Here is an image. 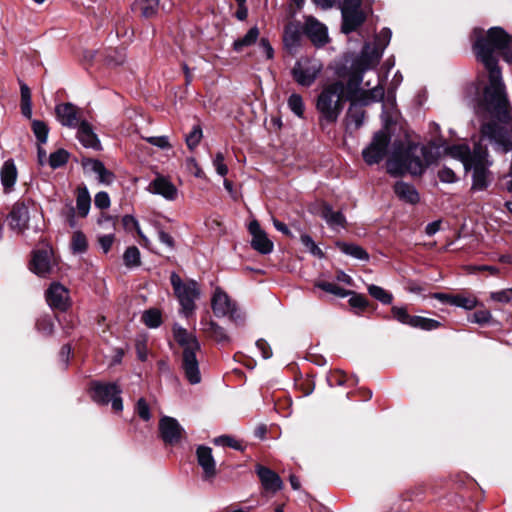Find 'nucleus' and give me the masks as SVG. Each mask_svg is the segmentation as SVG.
<instances>
[{
  "mask_svg": "<svg viewBox=\"0 0 512 512\" xmlns=\"http://www.w3.org/2000/svg\"><path fill=\"white\" fill-rule=\"evenodd\" d=\"M473 50L477 59L488 71V84L484 89V110L493 119L481 125V138L487 140L496 152L508 153L512 150V116L502 73L497 56L512 62V37L501 27L495 26L486 32L474 28L472 32Z\"/></svg>",
  "mask_w": 512,
  "mask_h": 512,
  "instance_id": "1",
  "label": "nucleus"
},
{
  "mask_svg": "<svg viewBox=\"0 0 512 512\" xmlns=\"http://www.w3.org/2000/svg\"><path fill=\"white\" fill-rule=\"evenodd\" d=\"M433 161V153L428 147L415 143L395 142L386 165L388 173L392 176L404 173L420 176Z\"/></svg>",
  "mask_w": 512,
  "mask_h": 512,
  "instance_id": "2",
  "label": "nucleus"
},
{
  "mask_svg": "<svg viewBox=\"0 0 512 512\" xmlns=\"http://www.w3.org/2000/svg\"><path fill=\"white\" fill-rule=\"evenodd\" d=\"M446 151L454 159L460 160L466 171H472L473 191H483L489 186V168L493 162L486 146L478 142L471 150L466 144H458L448 147Z\"/></svg>",
  "mask_w": 512,
  "mask_h": 512,
  "instance_id": "3",
  "label": "nucleus"
},
{
  "mask_svg": "<svg viewBox=\"0 0 512 512\" xmlns=\"http://www.w3.org/2000/svg\"><path fill=\"white\" fill-rule=\"evenodd\" d=\"M173 336L175 341L182 347V370L186 379L192 385L201 382V373L196 353L200 351L201 346L196 336L180 326L174 324Z\"/></svg>",
  "mask_w": 512,
  "mask_h": 512,
  "instance_id": "4",
  "label": "nucleus"
},
{
  "mask_svg": "<svg viewBox=\"0 0 512 512\" xmlns=\"http://www.w3.org/2000/svg\"><path fill=\"white\" fill-rule=\"evenodd\" d=\"M344 92V84L336 81L324 87L319 94L316 108L320 114L319 124L323 130L337 122L343 110Z\"/></svg>",
  "mask_w": 512,
  "mask_h": 512,
  "instance_id": "5",
  "label": "nucleus"
},
{
  "mask_svg": "<svg viewBox=\"0 0 512 512\" xmlns=\"http://www.w3.org/2000/svg\"><path fill=\"white\" fill-rule=\"evenodd\" d=\"M377 84L368 89L361 88L363 82V73L354 72L349 75L346 84L347 98L353 102H359L361 105L380 102L384 98V87L379 82V76H376ZM371 84L370 80L365 83L366 87Z\"/></svg>",
  "mask_w": 512,
  "mask_h": 512,
  "instance_id": "6",
  "label": "nucleus"
},
{
  "mask_svg": "<svg viewBox=\"0 0 512 512\" xmlns=\"http://www.w3.org/2000/svg\"><path fill=\"white\" fill-rule=\"evenodd\" d=\"M170 281L181 305V312L185 317H189L195 310V300L200 296L198 283L194 280L183 282L176 272H172Z\"/></svg>",
  "mask_w": 512,
  "mask_h": 512,
  "instance_id": "7",
  "label": "nucleus"
},
{
  "mask_svg": "<svg viewBox=\"0 0 512 512\" xmlns=\"http://www.w3.org/2000/svg\"><path fill=\"white\" fill-rule=\"evenodd\" d=\"M211 308L215 316H228L236 325H242L245 322V313L239 309L237 303L233 301L220 287H217L213 293L211 298Z\"/></svg>",
  "mask_w": 512,
  "mask_h": 512,
  "instance_id": "8",
  "label": "nucleus"
},
{
  "mask_svg": "<svg viewBox=\"0 0 512 512\" xmlns=\"http://www.w3.org/2000/svg\"><path fill=\"white\" fill-rule=\"evenodd\" d=\"M121 389L116 383L93 382L91 385V398L100 405L111 403L116 412L123 410Z\"/></svg>",
  "mask_w": 512,
  "mask_h": 512,
  "instance_id": "9",
  "label": "nucleus"
},
{
  "mask_svg": "<svg viewBox=\"0 0 512 512\" xmlns=\"http://www.w3.org/2000/svg\"><path fill=\"white\" fill-rule=\"evenodd\" d=\"M323 69L322 63L317 59L301 58L292 68L293 79L303 87H310Z\"/></svg>",
  "mask_w": 512,
  "mask_h": 512,
  "instance_id": "10",
  "label": "nucleus"
},
{
  "mask_svg": "<svg viewBox=\"0 0 512 512\" xmlns=\"http://www.w3.org/2000/svg\"><path fill=\"white\" fill-rule=\"evenodd\" d=\"M361 5L362 0H344L341 4V30L343 33L350 34L364 23L366 16Z\"/></svg>",
  "mask_w": 512,
  "mask_h": 512,
  "instance_id": "11",
  "label": "nucleus"
},
{
  "mask_svg": "<svg viewBox=\"0 0 512 512\" xmlns=\"http://www.w3.org/2000/svg\"><path fill=\"white\" fill-rule=\"evenodd\" d=\"M389 143L390 136L387 131L376 132L371 143L362 151L364 161L368 165L378 164L385 157Z\"/></svg>",
  "mask_w": 512,
  "mask_h": 512,
  "instance_id": "12",
  "label": "nucleus"
},
{
  "mask_svg": "<svg viewBox=\"0 0 512 512\" xmlns=\"http://www.w3.org/2000/svg\"><path fill=\"white\" fill-rule=\"evenodd\" d=\"M393 317L400 323L409 325L413 328H419L425 331H431L439 328L441 323L435 319L422 316H411L406 308L393 306L391 309Z\"/></svg>",
  "mask_w": 512,
  "mask_h": 512,
  "instance_id": "13",
  "label": "nucleus"
},
{
  "mask_svg": "<svg viewBox=\"0 0 512 512\" xmlns=\"http://www.w3.org/2000/svg\"><path fill=\"white\" fill-rule=\"evenodd\" d=\"M159 432L166 444H177L184 433V428L173 417L163 416L159 421Z\"/></svg>",
  "mask_w": 512,
  "mask_h": 512,
  "instance_id": "14",
  "label": "nucleus"
},
{
  "mask_svg": "<svg viewBox=\"0 0 512 512\" xmlns=\"http://www.w3.org/2000/svg\"><path fill=\"white\" fill-rule=\"evenodd\" d=\"M46 301L52 309L66 311L70 306L69 291L62 284L54 282L46 291Z\"/></svg>",
  "mask_w": 512,
  "mask_h": 512,
  "instance_id": "15",
  "label": "nucleus"
},
{
  "mask_svg": "<svg viewBox=\"0 0 512 512\" xmlns=\"http://www.w3.org/2000/svg\"><path fill=\"white\" fill-rule=\"evenodd\" d=\"M304 33L317 47L324 46L329 40L327 27L313 16L306 17Z\"/></svg>",
  "mask_w": 512,
  "mask_h": 512,
  "instance_id": "16",
  "label": "nucleus"
},
{
  "mask_svg": "<svg viewBox=\"0 0 512 512\" xmlns=\"http://www.w3.org/2000/svg\"><path fill=\"white\" fill-rule=\"evenodd\" d=\"M55 113L57 120L63 126L75 128L81 122L80 109L70 102L56 105Z\"/></svg>",
  "mask_w": 512,
  "mask_h": 512,
  "instance_id": "17",
  "label": "nucleus"
},
{
  "mask_svg": "<svg viewBox=\"0 0 512 512\" xmlns=\"http://www.w3.org/2000/svg\"><path fill=\"white\" fill-rule=\"evenodd\" d=\"M198 465L203 470V479L211 481L217 474L216 462L212 455V449L208 446L200 445L196 450Z\"/></svg>",
  "mask_w": 512,
  "mask_h": 512,
  "instance_id": "18",
  "label": "nucleus"
},
{
  "mask_svg": "<svg viewBox=\"0 0 512 512\" xmlns=\"http://www.w3.org/2000/svg\"><path fill=\"white\" fill-rule=\"evenodd\" d=\"M249 232L252 236L251 246L261 254H269L273 250V242L267 234L261 229L258 221L253 220L249 224Z\"/></svg>",
  "mask_w": 512,
  "mask_h": 512,
  "instance_id": "19",
  "label": "nucleus"
},
{
  "mask_svg": "<svg viewBox=\"0 0 512 512\" xmlns=\"http://www.w3.org/2000/svg\"><path fill=\"white\" fill-rule=\"evenodd\" d=\"M51 257L49 248L35 250L30 263L31 271L41 277L47 276L52 270Z\"/></svg>",
  "mask_w": 512,
  "mask_h": 512,
  "instance_id": "20",
  "label": "nucleus"
},
{
  "mask_svg": "<svg viewBox=\"0 0 512 512\" xmlns=\"http://www.w3.org/2000/svg\"><path fill=\"white\" fill-rule=\"evenodd\" d=\"M8 225L12 230L24 231L29 222V211L24 203H15L7 217Z\"/></svg>",
  "mask_w": 512,
  "mask_h": 512,
  "instance_id": "21",
  "label": "nucleus"
},
{
  "mask_svg": "<svg viewBox=\"0 0 512 512\" xmlns=\"http://www.w3.org/2000/svg\"><path fill=\"white\" fill-rule=\"evenodd\" d=\"M256 472L265 490L276 493L282 489L283 482L281 478L271 469L258 465Z\"/></svg>",
  "mask_w": 512,
  "mask_h": 512,
  "instance_id": "22",
  "label": "nucleus"
},
{
  "mask_svg": "<svg viewBox=\"0 0 512 512\" xmlns=\"http://www.w3.org/2000/svg\"><path fill=\"white\" fill-rule=\"evenodd\" d=\"M77 127V139L85 148H91L94 150L101 149L100 140L94 133L92 126L87 121L82 120Z\"/></svg>",
  "mask_w": 512,
  "mask_h": 512,
  "instance_id": "23",
  "label": "nucleus"
},
{
  "mask_svg": "<svg viewBox=\"0 0 512 512\" xmlns=\"http://www.w3.org/2000/svg\"><path fill=\"white\" fill-rule=\"evenodd\" d=\"M83 166L85 169L96 174L98 181L104 185H111L115 180L114 173L108 170L100 160L87 159L83 161Z\"/></svg>",
  "mask_w": 512,
  "mask_h": 512,
  "instance_id": "24",
  "label": "nucleus"
},
{
  "mask_svg": "<svg viewBox=\"0 0 512 512\" xmlns=\"http://www.w3.org/2000/svg\"><path fill=\"white\" fill-rule=\"evenodd\" d=\"M148 191L161 195L166 200H174L177 196V189L176 187L166 178L164 177H157L155 180H153L149 186Z\"/></svg>",
  "mask_w": 512,
  "mask_h": 512,
  "instance_id": "25",
  "label": "nucleus"
},
{
  "mask_svg": "<svg viewBox=\"0 0 512 512\" xmlns=\"http://www.w3.org/2000/svg\"><path fill=\"white\" fill-rule=\"evenodd\" d=\"M202 330L218 343H229L230 337L226 330L211 319H202L200 322Z\"/></svg>",
  "mask_w": 512,
  "mask_h": 512,
  "instance_id": "26",
  "label": "nucleus"
},
{
  "mask_svg": "<svg viewBox=\"0 0 512 512\" xmlns=\"http://www.w3.org/2000/svg\"><path fill=\"white\" fill-rule=\"evenodd\" d=\"M17 168L13 159L6 160L0 170L1 184L5 192H10L17 180Z\"/></svg>",
  "mask_w": 512,
  "mask_h": 512,
  "instance_id": "27",
  "label": "nucleus"
},
{
  "mask_svg": "<svg viewBox=\"0 0 512 512\" xmlns=\"http://www.w3.org/2000/svg\"><path fill=\"white\" fill-rule=\"evenodd\" d=\"M394 193L401 200L409 204H416L419 202V193L414 185L397 181L394 185Z\"/></svg>",
  "mask_w": 512,
  "mask_h": 512,
  "instance_id": "28",
  "label": "nucleus"
},
{
  "mask_svg": "<svg viewBox=\"0 0 512 512\" xmlns=\"http://www.w3.org/2000/svg\"><path fill=\"white\" fill-rule=\"evenodd\" d=\"M320 215L332 230L339 231L345 227V216L340 211H334L330 205L325 204Z\"/></svg>",
  "mask_w": 512,
  "mask_h": 512,
  "instance_id": "29",
  "label": "nucleus"
},
{
  "mask_svg": "<svg viewBox=\"0 0 512 512\" xmlns=\"http://www.w3.org/2000/svg\"><path fill=\"white\" fill-rule=\"evenodd\" d=\"M365 119V111L360 105L356 103H352L346 114V127L349 130H357L359 129Z\"/></svg>",
  "mask_w": 512,
  "mask_h": 512,
  "instance_id": "30",
  "label": "nucleus"
},
{
  "mask_svg": "<svg viewBox=\"0 0 512 512\" xmlns=\"http://www.w3.org/2000/svg\"><path fill=\"white\" fill-rule=\"evenodd\" d=\"M336 247L345 255H348L354 259L360 260V261H368L369 260V254L367 251L361 247L360 245H357L355 243H349L344 241H338L336 242Z\"/></svg>",
  "mask_w": 512,
  "mask_h": 512,
  "instance_id": "31",
  "label": "nucleus"
},
{
  "mask_svg": "<svg viewBox=\"0 0 512 512\" xmlns=\"http://www.w3.org/2000/svg\"><path fill=\"white\" fill-rule=\"evenodd\" d=\"M300 36L301 30L300 25L298 23L287 24L283 34V42L285 47L290 50L298 47L300 42Z\"/></svg>",
  "mask_w": 512,
  "mask_h": 512,
  "instance_id": "32",
  "label": "nucleus"
},
{
  "mask_svg": "<svg viewBox=\"0 0 512 512\" xmlns=\"http://www.w3.org/2000/svg\"><path fill=\"white\" fill-rule=\"evenodd\" d=\"M91 197L86 186L77 189L76 208L79 216L86 217L90 211Z\"/></svg>",
  "mask_w": 512,
  "mask_h": 512,
  "instance_id": "33",
  "label": "nucleus"
},
{
  "mask_svg": "<svg viewBox=\"0 0 512 512\" xmlns=\"http://www.w3.org/2000/svg\"><path fill=\"white\" fill-rule=\"evenodd\" d=\"M259 37V29L254 26L251 27L248 32L242 37L234 41L233 48L235 51L240 52L244 47L251 46L254 44Z\"/></svg>",
  "mask_w": 512,
  "mask_h": 512,
  "instance_id": "34",
  "label": "nucleus"
},
{
  "mask_svg": "<svg viewBox=\"0 0 512 512\" xmlns=\"http://www.w3.org/2000/svg\"><path fill=\"white\" fill-rule=\"evenodd\" d=\"M392 32L389 28H383L375 38V50L376 57H381L383 51L390 43Z\"/></svg>",
  "mask_w": 512,
  "mask_h": 512,
  "instance_id": "35",
  "label": "nucleus"
},
{
  "mask_svg": "<svg viewBox=\"0 0 512 512\" xmlns=\"http://www.w3.org/2000/svg\"><path fill=\"white\" fill-rule=\"evenodd\" d=\"M367 290L374 299L384 305H389L393 301V295L380 286L371 284L367 287Z\"/></svg>",
  "mask_w": 512,
  "mask_h": 512,
  "instance_id": "36",
  "label": "nucleus"
},
{
  "mask_svg": "<svg viewBox=\"0 0 512 512\" xmlns=\"http://www.w3.org/2000/svg\"><path fill=\"white\" fill-rule=\"evenodd\" d=\"M32 131L38 144L43 145L47 142L49 127L44 121L36 119L32 120Z\"/></svg>",
  "mask_w": 512,
  "mask_h": 512,
  "instance_id": "37",
  "label": "nucleus"
},
{
  "mask_svg": "<svg viewBox=\"0 0 512 512\" xmlns=\"http://www.w3.org/2000/svg\"><path fill=\"white\" fill-rule=\"evenodd\" d=\"M478 304L477 298L474 296H464L457 294L453 296L452 306L460 307L465 310H472Z\"/></svg>",
  "mask_w": 512,
  "mask_h": 512,
  "instance_id": "38",
  "label": "nucleus"
},
{
  "mask_svg": "<svg viewBox=\"0 0 512 512\" xmlns=\"http://www.w3.org/2000/svg\"><path fill=\"white\" fill-rule=\"evenodd\" d=\"M68 159L69 153L64 149H58L57 151L50 154L48 163L52 169H57L65 165Z\"/></svg>",
  "mask_w": 512,
  "mask_h": 512,
  "instance_id": "39",
  "label": "nucleus"
},
{
  "mask_svg": "<svg viewBox=\"0 0 512 512\" xmlns=\"http://www.w3.org/2000/svg\"><path fill=\"white\" fill-rule=\"evenodd\" d=\"M143 322L149 328H157L162 323L161 313L157 309H150L144 312Z\"/></svg>",
  "mask_w": 512,
  "mask_h": 512,
  "instance_id": "40",
  "label": "nucleus"
},
{
  "mask_svg": "<svg viewBox=\"0 0 512 512\" xmlns=\"http://www.w3.org/2000/svg\"><path fill=\"white\" fill-rule=\"evenodd\" d=\"M124 264L127 267H136L140 264V251L136 246H131L126 249L123 255Z\"/></svg>",
  "mask_w": 512,
  "mask_h": 512,
  "instance_id": "41",
  "label": "nucleus"
},
{
  "mask_svg": "<svg viewBox=\"0 0 512 512\" xmlns=\"http://www.w3.org/2000/svg\"><path fill=\"white\" fill-rule=\"evenodd\" d=\"M160 0H137V5L144 17L153 16L158 9Z\"/></svg>",
  "mask_w": 512,
  "mask_h": 512,
  "instance_id": "42",
  "label": "nucleus"
},
{
  "mask_svg": "<svg viewBox=\"0 0 512 512\" xmlns=\"http://www.w3.org/2000/svg\"><path fill=\"white\" fill-rule=\"evenodd\" d=\"M288 107L298 117H303L304 114V103L303 99L299 94H291L288 98Z\"/></svg>",
  "mask_w": 512,
  "mask_h": 512,
  "instance_id": "43",
  "label": "nucleus"
},
{
  "mask_svg": "<svg viewBox=\"0 0 512 512\" xmlns=\"http://www.w3.org/2000/svg\"><path fill=\"white\" fill-rule=\"evenodd\" d=\"M71 248L74 253H84L87 250V240L82 232H74L71 241Z\"/></svg>",
  "mask_w": 512,
  "mask_h": 512,
  "instance_id": "44",
  "label": "nucleus"
},
{
  "mask_svg": "<svg viewBox=\"0 0 512 512\" xmlns=\"http://www.w3.org/2000/svg\"><path fill=\"white\" fill-rule=\"evenodd\" d=\"M301 243L303 246L313 255L318 258H323V251L316 245L314 240L308 234H301L300 236Z\"/></svg>",
  "mask_w": 512,
  "mask_h": 512,
  "instance_id": "45",
  "label": "nucleus"
},
{
  "mask_svg": "<svg viewBox=\"0 0 512 512\" xmlns=\"http://www.w3.org/2000/svg\"><path fill=\"white\" fill-rule=\"evenodd\" d=\"M202 129L200 125L193 126L192 130L186 135L185 141L190 150H193L198 146L202 139Z\"/></svg>",
  "mask_w": 512,
  "mask_h": 512,
  "instance_id": "46",
  "label": "nucleus"
},
{
  "mask_svg": "<svg viewBox=\"0 0 512 512\" xmlns=\"http://www.w3.org/2000/svg\"><path fill=\"white\" fill-rule=\"evenodd\" d=\"M317 287H319L320 289H322L325 292H328V293H331V294H334V295L340 296V297H345L348 294H350L349 291H346L345 289L337 286L334 283H330V282L318 283Z\"/></svg>",
  "mask_w": 512,
  "mask_h": 512,
  "instance_id": "47",
  "label": "nucleus"
},
{
  "mask_svg": "<svg viewBox=\"0 0 512 512\" xmlns=\"http://www.w3.org/2000/svg\"><path fill=\"white\" fill-rule=\"evenodd\" d=\"M214 444L219 445V446L231 447L235 450H242V444L239 441H237L236 439H234L230 436H227V435H222V436L216 437L214 439Z\"/></svg>",
  "mask_w": 512,
  "mask_h": 512,
  "instance_id": "48",
  "label": "nucleus"
},
{
  "mask_svg": "<svg viewBox=\"0 0 512 512\" xmlns=\"http://www.w3.org/2000/svg\"><path fill=\"white\" fill-rule=\"evenodd\" d=\"M213 165L218 175L225 177L228 173V167L224 163V155L221 152L216 153L213 159Z\"/></svg>",
  "mask_w": 512,
  "mask_h": 512,
  "instance_id": "49",
  "label": "nucleus"
},
{
  "mask_svg": "<svg viewBox=\"0 0 512 512\" xmlns=\"http://www.w3.org/2000/svg\"><path fill=\"white\" fill-rule=\"evenodd\" d=\"M490 299L499 303H508L512 300V292L509 289L491 292Z\"/></svg>",
  "mask_w": 512,
  "mask_h": 512,
  "instance_id": "50",
  "label": "nucleus"
},
{
  "mask_svg": "<svg viewBox=\"0 0 512 512\" xmlns=\"http://www.w3.org/2000/svg\"><path fill=\"white\" fill-rule=\"evenodd\" d=\"M136 411L141 419L148 421L151 418L150 408L144 398H140L136 404Z\"/></svg>",
  "mask_w": 512,
  "mask_h": 512,
  "instance_id": "51",
  "label": "nucleus"
},
{
  "mask_svg": "<svg viewBox=\"0 0 512 512\" xmlns=\"http://www.w3.org/2000/svg\"><path fill=\"white\" fill-rule=\"evenodd\" d=\"M492 320V314L488 310H479L476 311L471 319V322L477 323L479 325H484L490 323Z\"/></svg>",
  "mask_w": 512,
  "mask_h": 512,
  "instance_id": "52",
  "label": "nucleus"
},
{
  "mask_svg": "<svg viewBox=\"0 0 512 512\" xmlns=\"http://www.w3.org/2000/svg\"><path fill=\"white\" fill-rule=\"evenodd\" d=\"M94 204L99 209H107L110 207L111 201L107 192L100 191L94 197Z\"/></svg>",
  "mask_w": 512,
  "mask_h": 512,
  "instance_id": "53",
  "label": "nucleus"
},
{
  "mask_svg": "<svg viewBox=\"0 0 512 512\" xmlns=\"http://www.w3.org/2000/svg\"><path fill=\"white\" fill-rule=\"evenodd\" d=\"M145 140L153 145V146H156V147H159L161 149H169L171 148V144L169 142V139L167 136H152V137H147L145 138Z\"/></svg>",
  "mask_w": 512,
  "mask_h": 512,
  "instance_id": "54",
  "label": "nucleus"
},
{
  "mask_svg": "<svg viewBox=\"0 0 512 512\" xmlns=\"http://www.w3.org/2000/svg\"><path fill=\"white\" fill-rule=\"evenodd\" d=\"M135 348L138 359L141 361H146L148 357V350L146 345V339L144 337H140L136 340Z\"/></svg>",
  "mask_w": 512,
  "mask_h": 512,
  "instance_id": "55",
  "label": "nucleus"
},
{
  "mask_svg": "<svg viewBox=\"0 0 512 512\" xmlns=\"http://www.w3.org/2000/svg\"><path fill=\"white\" fill-rule=\"evenodd\" d=\"M438 178L443 183H454L457 180L454 171L448 167H443L438 171Z\"/></svg>",
  "mask_w": 512,
  "mask_h": 512,
  "instance_id": "56",
  "label": "nucleus"
},
{
  "mask_svg": "<svg viewBox=\"0 0 512 512\" xmlns=\"http://www.w3.org/2000/svg\"><path fill=\"white\" fill-rule=\"evenodd\" d=\"M349 304L354 308L364 309L367 307L368 301L365 296L352 293V296L349 299Z\"/></svg>",
  "mask_w": 512,
  "mask_h": 512,
  "instance_id": "57",
  "label": "nucleus"
},
{
  "mask_svg": "<svg viewBox=\"0 0 512 512\" xmlns=\"http://www.w3.org/2000/svg\"><path fill=\"white\" fill-rule=\"evenodd\" d=\"M37 328L43 334L50 335L53 332L54 325L51 319L45 317L37 322Z\"/></svg>",
  "mask_w": 512,
  "mask_h": 512,
  "instance_id": "58",
  "label": "nucleus"
},
{
  "mask_svg": "<svg viewBox=\"0 0 512 512\" xmlns=\"http://www.w3.org/2000/svg\"><path fill=\"white\" fill-rule=\"evenodd\" d=\"M259 48L261 53L267 58L272 59L274 56V49L272 48L270 42L266 38H262L259 43Z\"/></svg>",
  "mask_w": 512,
  "mask_h": 512,
  "instance_id": "59",
  "label": "nucleus"
},
{
  "mask_svg": "<svg viewBox=\"0 0 512 512\" xmlns=\"http://www.w3.org/2000/svg\"><path fill=\"white\" fill-rule=\"evenodd\" d=\"M256 347L260 350L261 355L264 359H269L272 356L271 348L269 347L268 343L265 340L259 339L256 342Z\"/></svg>",
  "mask_w": 512,
  "mask_h": 512,
  "instance_id": "60",
  "label": "nucleus"
},
{
  "mask_svg": "<svg viewBox=\"0 0 512 512\" xmlns=\"http://www.w3.org/2000/svg\"><path fill=\"white\" fill-rule=\"evenodd\" d=\"M114 236L112 234H107L99 237V244L104 251V253H107L113 244Z\"/></svg>",
  "mask_w": 512,
  "mask_h": 512,
  "instance_id": "61",
  "label": "nucleus"
},
{
  "mask_svg": "<svg viewBox=\"0 0 512 512\" xmlns=\"http://www.w3.org/2000/svg\"><path fill=\"white\" fill-rule=\"evenodd\" d=\"M158 239L170 249H173L175 246L173 237L163 230L158 231Z\"/></svg>",
  "mask_w": 512,
  "mask_h": 512,
  "instance_id": "62",
  "label": "nucleus"
},
{
  "mask_svg": "<svg viewBox=\"0 0 512 512\" xmlns=\"http://www.w3.org/2000/svg\"><path fill=\"white\" fill-rule=\"evenodd\" d=\"M440 225H441V221L440 220L433 221V222L427 224V226L425 228V233L428 236H433L434 234H436L440 230Z\"/></svg>",
  "mask_w": 512,
  "mask_h": 512,
  "instance_id": "63",
  "label": "nucleus"
},
{
  "mask_svg": "<svg viewBox=\"0 0 512 512\" xmlns=\"http://www.w3.org/2000/svg\"><path fill=\"white\" fill-rule=\"evenodd\" d=\"M70 354L71 347L69 345H64L60 351V360L62 361L64 367L68 365Z\"/></svg>",
  "mask_w": 512,
  "mask_h": 512,
  "instance_id": "64",
  "label": "nucleus"
}]
</instances>
